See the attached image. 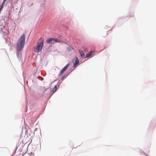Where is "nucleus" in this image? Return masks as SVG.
<instances>
[{
	"instance_id": "obj_1",
	"label": "nucleus",
	"mask_w": 156,
	"mask_h": 156,
	"mask_svg": "<svg viewBox=\"0 0 156 156\" xmlns=\"http://www.w3.org/2000/svg\"><path fill=\"white\" fill-rule=\"evenodd\" d=\"M25 41V35L23 34L19 39L16 44L17 49L18 51H20L23 49Z\"/></svg>"
},
{
	"instance_id": "obj_2",
	"label": "nucleus",
	"mask_w": 156,
	"mask_h": 156,
	"mask_svg": "<svg viewBox=\"0 0 156 156\" xmlns=\"http://www.w3.org/2000/svg\"><path fill=\"white\" fill-rule=\"evenodd\" d=\"M44 41L41 39L40 41L37 42L36 43V46L34 48L35 51L39 52L41 51L44 46Z\"/></svg>"
},
{
	"instance_id": "obj_3",
	"label": "nucleus",
	"mask_w": 156,
	"mask_h": 156,
	"mask_svg": "<svg viewBox=\"0 0 156 156\" xmlns=\"http://www.w3.org/2000/svg\"><path fill=\"white\" fill-rule=\"evenodd\" d=\"M46 42L48 43H51L54 44L56 43H60V41L59 40L56 38H50L48 39Z\"/></svg>"
},
{
	"instance_id": "obj_4",
	"label": "nucleus",
	"mask_w": 156,
	"mask_h": 156,
	"mask_svg": "<svg viewBox=\"0 0 156 156\" xmlns=\"http://www.w3.org/2000/svg\"><path fill=\"white\" fill-rule=\"evenodd\" d=\"M69 64H67L66 65V66L64 67L63 69L61 70V72L59 73V75H61L67 69V68L69 67Z\"/></svg>"
},
{
	"instance_id": "obj_5",
	"label": "nucleus",
	"mask_w": 156,
	"mask_h": 156,
	"mask_svg": "<svg viewBox=\"0 0 156 156\" xmlns=\"http://www.w3.org/2000/svg\"><path fill=\"white\" fill-rule=\"evenodd\" d=\"M79 60L77 57H76V60L74 62H73V67L76 68L77 66V65L79 63Z\"/></svg>"
},
{
	"instance_id": "obj_6",
	"label": "nucleus",
	"mask_w": 156,
	"mask_h": 156,
	"mask_svg": "<svg viewBox=\"0 0 156 156\" xmlns=\"http://www.w3.org/2000/svg\"><path fill=\"white\" fill-rule=\"evenodd\" d=\"M79 51L81 57L82 58H84L85 57V54L83 51L80 50H79Z\"/></svg>"
},
{
	"instance_id": "obj_7",
	"label": "nucleus",
	"mask_w": 156,
	"mask_h": 156,
	"mask_svg": "<svg viewBox=\"0 0 156 156\" xmlns=\"http://www.w3.org/2000/svg\"><path fill=\"white\" fill-rule=\"evenodd\" d=\"M92 53L93 52L91 51H89V52L86 55V57L88 58L91 55Z\"/></svg>"
},
{
	"instance_id": "obj_8",
	"label": "nucleus",
	"mask_w": 156,
	"mask_h": 156,
	"mask_svg": "<svg viewBox=\"0 0 156 156\" xmlns=\"http://www.w3.org/2000/svg\"><path fill=\"white\" fill-rule=\"evenodd\" d=\"M67 76V75H65L64 76L62 77V80H64Z\"/></svg>"
},
{
	"instance_id": "obj_9",
	"label": "nucleus",
	"mask_w": 156,
	"mask_h": 156,
	"mask_svg": "<svg viewBox=\"0 0 156 156\" xmlns=\"http://www.w3.org/2000/svg\"><path fill=\"white\" fill-rule=\"evenodd\" d=\"M57 90V86H55L54 88L53 89V92H55Z\"/></svg>"
},
{
	"instance_id": "obj_10",
	"label": "nucleus",
	"mask_w": 156,
	"mask_h": 156,
	"mask_svg": "<svg viewBox=\"0 0 156 156\" xmlns=\"http://www.w3.org/2000/svg\"><path fill=\"white\" fill-rule=\"evenodd\" d=\"M7 0H4L3 2L2 3V4L4 5L5 2L7 1Z\"/></svg>"
},
{
	"instance_id": "obj_11",
	"label": "nucleus",
	"mask_w": 156,
	"mask_h": 156,
	"mask_svg": "<svg viewBox=\"0 0 156 156\" xmlns=\"http://www.w3.org/2000/svg\"><path fill=\"white\" fill-rule=\"evenodd\" d=\"M1 29H2L0 27V30H1Z\"/></svg>"
}]
</instances>
